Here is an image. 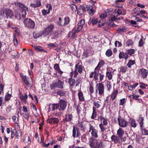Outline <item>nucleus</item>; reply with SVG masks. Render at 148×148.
Returning a JSON list of instances; mask_svg holds the SVG:
<instances>
[{"instance_id": "a18cd8bd", "label": "nucleus", "mask_w": 148, "mask_h": 148, "mask_svg": "<svg viewBox=\"0 0 148 148\" xmlns=\"http://www.w3.org/2000/svg\"><path fill=\"white\" fill-rule=\"evenodd\" d=\"M51 89L53 90L56 88H57V83H53L50 86Z\"/></svg>"}, {"instance_id": "3c124183", "label": "nucleus", "mask_w": 148, "mask_h": 148, "mask_svg": "<svg viewBox=\"0 0 148 148\" xmlns=\"http://www.w3.org/2000/svg\"><path fill=\"white\" fill-rule=\"evenodd\" d=\"M115 46L116 47H120L122 46V44L121 43L118 41H116L114 43Z\"/></svg>"}, {"instance_id": "4468645a", "label": "nucleus", "mask_w": 148, "mask_h": 148, "mask_svg": "<svg viewBox=\"0 0 148 148\" xmlns=\"http://www.w3.org/2000/svg\"><path fill=\"white\" fill-rule=\"evenodd\" d=\"M47 8H48V11L45 10H42V13L43 15L45 16L47 14H49L50 12V10H51L52 9V7L50 4H47L46 5Z\"/></svg>"}, {"instance_id": "2f4dec72", "label": "nucleus", "mask_w": 148, "mask_h": 148, "mask_svg": "<svg viewBox=\"0 0 148 148\" xmlns=\"http://www.w3.org/2000/svg\"><path fill=\"white\" fill-rule=\"evenodd\" d=\"M68 83L71 86H73L75 84V79H73L72 77L69 78V79Z\"/></svg>"}, {"instance_id": "5701e85b", "label": "nucleus", "mask_w": 148, "mask_h": 148, "mask_svg": "<svg viewBox=\"0 0 148 148\" xmlns=\"http://www.w3.org/2000/svg\"><path fill=\"white\" fill-rule=\"evenodd\" d=\"M98 70L97 69H95V71L94 72V77L95 79L98 80V77L99 76L100 73H99Z\"/></svg>"}, {"instance_id": "a878e982", "label": "nucleus", "mask_w": 148, "mask_h": 148, "mask_svg": "<svg viewBox=\"0 0 148 148\" xmlns=\"http://www.w3.org/2000/svg\"><path fill=\"white\" fill-rule=\"evenodd\" d=\"M105 62L104 61L101 60H100L98 65L95 68L96 69H97L98 70H99L101 67L105 64Z\"/></svg>"}, {"instance_id": "09e8293b", "label": "nucleus", "mask_w": 148, "mask_h": 148, "mask_svg": "<svg viewBox=\"0 0 148 148\" xmlns=\"http://www.w3.org/2000/svg\"><path fill=\"white\" fill-rule=\"evenodd\" d=\"M70 7L71 10L73 11H76L77 10V6L74 4H71L70 5Z\"/></svg>"}, {"instance_id": "c756f323", "label": "nucleus", "mask_w": 148, "mask_h": 148, "mask_svg": "<svg viewBox=\"0 0 148 148\" xmlns=\"http://www.w3.org/2000/svg\"><path fill=\"white\" fill-rule=\"evenodd\" d=\"M126 31V28L124 27L118 28L117 30V32L120 34H121L123 32H125Z\"/></svg>"}, {"instance_id": "473e14b6", "label": "nucleus", "mask_w": 148, "mask_h": 148, "mask_svg": "<svg viewBox=\"0 0 148 148\" xmlns=\"http://www.w3.org/2000/svg\"><path fill=\"white\" fill-rule=\"evenodd\" d=\"M59 105L58 103H54L51 105V108L52 111H54L56 109L59 108Z\"/></svg>"}, {"instance_id": "f3484780", "label": "nucleus", "mask_w": 148, "mask_h": 148, "mask_svg": "<svg viewBox=\"0 0 148 148\" xmlns=\"http://www.w3.org/2000/svg\"><path fill=\"white\" fill-rule=\"evenodd\" d=\"M5 13L7 18H11L13 16V12L10 9H6L5 11Z\"/></svg>"}, {"instance_id": "a211bd4d", "label": "nucleus", "mask_w": 148, "mask_h": 148, "mask_svg": "<svg viewBox=\"0 0 148 148\" xmlns=\"http://www.w3.org/2000/svg\"><path fill=\"white\" fill-rule=\"evenodd\" d=\"M59 37V33L57 31L53 32L51 35V39L53 41L57 40Z\"/></svg>"}, {"instance_id": "6e6552de", "label": "nucleus", "mask_w": 148, "mask_h": 148, "mask_svg": "<svg viewBox=\"0 0 148 148\" xmlns=\"http://www.w3.org/2000/svg\"><path fill=\"white\" fill-rule=\"evenodd\" d=\"M80 135V133L78 128L73 126V130L72 136L74 138L78 137Z\"/></svg>"}, {"instance_id": "aec40b11", "label": "nucleus", "mask_w": 148, "mask_h": 148, "mask_svg": "<svg viewBox=\"0 0 148 148\" xmlns=\"http://www.w3.org/2000/svg\"><path fill=\"white\" fill-rule=\"evenodd\" d=\"M54 69L60 74L61 75L63 73V72L60 70V66L58 64H56L54 65Z\"/></svg>"}, {"instance_id": "7ed1b4c3", "label": "nucleus", "mask_w": 148, "mask_h": 148, "mask_svg": "<svg viewBox=\"0 0 148 148\" xmlns=\"http://www.w3.org/2000/svg\"><path fill=\"white\" fill-rule=\"evenodd\" d=\"M24 24L26 27L30 28H33L35 26L34 22L31 19L25 18L23 21Z\"/></svg>"}, {"instance_id": "864d4df0", "label": "nucleus", "mask_w": 148, "mask_h": 148, "mask_svg": "<svg viewBox=\"0 0 148 148\" xmlns=\"http://www.w3.org/2000/svg\"><path fill=\"white\" fill-rule=\"evenodd\" d=\"M133 42L132 40H129L126 42V44L127 46H129L130 45H132L133 44Z\"/></svg>"}, {"instance_id": "37998d69", "label": "nucleus", "mask_w": 148, "mask_h": 148, "mask_svg": "<svg viewBox=\"0 0 148 148\" xmlns=\"http://www.w3.org/2000/svg\"><path fill=\"white\" fill-rule=\"evenodd\" d=\"M48 47L49 48H51L52 47H56L58 46V45L56 43H50L48 45Z\"/></svg>"}, {"instance_id": "ddd939ff", "label": "nucleus", "mask_w": 148, "mask_h": 148, "mask_svg": "<svg viewBox=\"0 0 148 148\" xmlns=\"http://www.w3.org/2000/svg\"><path fill=\"white\" fill-rule=\"evenodd\" d=\"M86 11L85 7L83 5H80L78 7L77 13L79 15L83 14L84 12Z\"/></svg>"}, {"instance_id": "423d86ee", "label": "nucleus", "mask_w": 148, "mask_h": 148, "mask_svg": "<svg viewBox=\"0 0 148 148\" xmlns=\"http://www.w3.org/2000/svg\"><path fill=\"white\" fill-rule=\"evenodd\" d=\"M59 105V110L60 111H64L66 106V103L64 100L60 99L58 103Z\"/></svg>"}, {"instance_id": "f03ea898", "label": "nucleus", "mask_w": 148, "mask_h": 148, "mask_svg": "<svg viewBox=\"0 0 148 148\" xmlns=\"http://www.w3.org/2000/svg\"><path fill=\"white\" fill-rule=\"evenodd\" d=\"M53 24H51L45 28L41 33V36L44 35V37L46 36L49 34L54 28Z\"/></svg>"}, {"instance_id": "69168bd1", "label": "nucleus", "mask_w": 148, "mask_h": 148, "mask_svg": "<svg viewBox=\"0 0 148 148\" xmlns=\"http://www.w3.org/2000/svg\"><path fill=\"white\" fill-rule=\"evenodd\" d=\"M89 92L91 94H92L94 92V88L92 86L90 85L89 87Z\"/></svg>"}, {"instance_id": "dca6fc26", "label": "nucleus", "mask_w": 148, "mask_h": 148, "mask_svg": "<svg viewBox=\"0 0 148 148\" xmlns=\"http://www.w3.org/2000/svg\"><path fill=\"white\" fill-rule=\"evenodd\" d=\"M119 57L120 59H121L123 58L126 60L128 58V55L127 53H124L122 51L120 52Z\"/></svg>"}, {"instance_id": "39448f33", "label": "nucleus", "mask_w": 148, "mask_h": 148, "mask_svg": "<svg viewBox=\"0 0 148 148\" xmlns=\"http://www.w3.org/2000/svg\"><path fill=\"white\" fill-rule=\"evenodd\" d=\"M85 23V22L84 20H82L80 21L77 26L74 28V31H75V32H79L82 29Z\"/></svg>"}, {"instance_id": "412c9836", "label": "nucleus", "mask_w": 148, "mask_h": 148, "mask_svg": "<svg viewBox=\"0 0 148 148\" xmlns=\"http://www.w3.org/2000/svg\"><path fill=\"white\" fill-rule=\"evenodd\" d=\"M124 131L121 128H120L117 131V134L118 136L120 138L124 135Z\"/></svg>"}, {"instance_id": "e2e57ef3", "label": "nucleus", "mask_w": 148, "mask_h": 148, "mask_svg": "<svg viewBox=\"0 0 148 148\" xmlns=\"http://www.w3.org/2000/svg\"><path fill=\"white\" fill-rule=\"evenodd\" d=\"M88 12L91 16H92L94 13V12L92 8V9L88 11Z\"/></svg>"}, {"instance_id": "7c9ffc66", "label": "nucleus", "mask_w": 148, "mask_h": 148, "mask_svg": "<svg viewBox=\"0 0 148 148\" xmlns=\"http://www.w3.org/2000/svg\"><path fill=\"white\" fill-rule=\"evenodd\" d=\"M118 93V91L116 90L111 95V98H112V101H113L114 100L116 97L117 94Z\"/></svg>"}, {"instance_id": "2eb2a0df", "label": "nucleus", "mask_w": 148, "mask_h": 148, "mask_svg": "<svg viewBox=\"0 0 148 148\" xmlns=\"http://www.w3.org/2000/svg\"><path fill=\"white\" fill-rule=\"evenodd\" d=\"M140 73L143 78L145 79L147 77L148 73L147 70L142 69L140 70Z\"/></svg>"}, {"instance_id": "0eeeda50", "label": "nucleus", "mask_w": 148, "mask_h": 148, "mask_svg": "<svg viewBox=\"0 0 148 148\" xmlns=\"http://www.w3.org/2000/svg\"><path fill=\"white\" fill-rule=\"evenodd\" d=\"M89 132H90L92 135L95 138L98 137L97 131L94 128L92 125L91 124H89Z\"/></svg>"}, {"instance_id": "cd10ccee", "label": "nucleus", "mask_w": 148, "mask_h": 148, "mask_svg": "<svg viewBox=\"0 0 148 148\" xmlns=\"http://www.w3.org/2000/svg\"><path fill=\"white\" fill-rule=\"evenodd\" d=\"M17 5L19 7L23 9L22 10H25V11H26V10L27 11H28V8L23 4L21 3H17Z\"/></svg>"}, {"instance_id": "9b49d317", "label": "nucleus", "mask_w": 148, "mask_h": 148, "mask_svg": "<svg viewBox=\"0 0 148 148\" xmlns=\"http://www.w3.org/2000/svg\"><path fill=\"white\" fill-rule=\"evenodd\" d=\"M21 13V14H19L16 16L17 19L19 21H22V19H23L27 15V13L25 10H22Z\"/></svg>"}, {"instance_id": "4c0bfd02", "label": "nucleus", "mask_w": 148, "mask_h": 148, "mask_svg": "<svg viewBox=\"0 0 148 148\" xmlns=\"http://www.w3.org/2000/svg\"><path fill=\"white\" fill-rule=\"evenodd\" d=\"M99 118L100 119L101 121H103V124L104 125L106 126L107 125L108 123L107 120L104 118L102 116H100L99 117Z\"/></svg>"}, {"instance_id": "bb28decb", "label": "nucleus", "mask_w": 148, "mask_h": 148, "mask_svg": "<svg viewBox=\"0 0 148 148\" xmlns=\"http://www.w3.org/2000/svg\"><path fill=\"white\" fill-rule=\"evenodd\" d=\"M129 123L132 127L135 128L136 127V124L135 120L134 119H131L129 121Z\"/></svg>"}, {"instance_id": "1a4fd4ad", "label": "nucleus", "mask_w": 148, "mask_h": 148, "mask_svg": "<svg viewBox=\"0 0 148 148\" xmlns=\"http://www.w3.org/2000/svg\"><path fill=\"white\" fill-rule=\"evenodd\" d=\"M118 121L119 125L122 127H126L127 124V122L121 118L119 117Z\"/></svg>"}, {"instance_id": "f704fd0d", "label": "nucleus", "mask_w": 148, "mask_h": 148, "mask_svg": "<svg viewBox=\"0 0 148 148\" xmlns=\"http://www.w3.org/2000/svg\"><path fill=\"white\" fill-rule=\"evenodd\" d=\"M64 23L63 24V25L65 26L67 25L70 22V18L68 17H66L64 18Z\"/></svg>"}, {"instance_id": "6ab92c4d", "label": "nucleus", "mask_w": 148, "mask_h": 148, "mask_svg": "<svg viewBox=\"0 0 148 148\" xmlns=\"http://www.w3.org/2000/svg\"><path fill=\"white\" fill-rule=\"evenodd\" d=\"M14 131H15V132H16V137L17 139L21 138L22 137V131L19 129L16 131V129L14 128Z\"/></svg>"}, {"instance_id": "393cba45", "label": "nucleus", "mask_w": 148, "mask_h": 148, "mask_svg": "<svg viewBox=\"0 0 148 148\" xmlns=\"http://www.w3.org/2000/svg\"><path fill=\"white\" fill-rule=\"evenodd\" d=\"M112 140L116 143H118L119 142L118 137L114 135H112L111 137Z\"/></svg>"}, {"instance_id": "338daca9", "label": "nucleus", "mask_w": 148, "mask_h": 148, "mask_svg": "<svg viewBox=\"0 0 148 148\" xmlns=\"http://www.w3.org/2000/svg\"><path fill=\"white\" fill-rule=\"evenodd\" d=\"M142 133L144 135H148V131L144 129H142Z\"/></svg>"}, {"instance_id": "ea45409f", "label": "nucleus", "mask_w": 148, "mask_h": 148, "mask_svg": "<svg viewBox=\"0 0 148 148\" xmlns=\"http://www.w3.org/2000/svg\"><path fill=\"white\" fill-rule=\"evenodd\" d=\"M135 63V61L134 60H129L127 65L130 68L132 65H134Z\"/></svg>"}, {"instance_id": "49530a36", "label": "nucleus", "mask_w": 148, "mask_h": 148, "mask_svg": "<svg viewBox=\"0 0 148 148\" xmlns=\"http://www.w3.org/2000/svg\"><path fill=\"white\" fill-rule=\"evenodd\" d=\"M106 76L109 80H111L112 79V75L111 72L107 71L106 73Z\"/></svg>"}, {"instance_id": "72a5a7b5", "label": "nucleus", "mask_w": 148, "mask_h": 148, "mask_svg": "<svg viewBox=\"0 0 148 148\" xmlns=\"http://www.w3.org/2000/svg\"><path fill=\"white\" fill-rule=\"evenodd\" d=\"M78 75V73L77 71L75 69L74 71L71 73L70 76L71 77H76Z\"/></svg>"}, {"instance_id": "5fc2aeb1", "label": "nucleus", "mask_w": 148, "mask_h": 148, "mask_svg": "<svg viewBox=\"0 0 148 148\" xmlns=\"http://www.w3.org/2000/svg\"><path fill=\"white\" fill-rule=\"evenodd\" d=\"M127 51L128 53L130 56L134 54L135 53L134 50L133 49H128Z\"/></svg>"}, {"instance_id": "58836bf2", "label": "nucleus", "mask_w": 148, "mask_h": 148, "mask_svg": "<svg viewBox=\"0 0 148 148\" xmlns=\"http://www.w3.org/2000/svg\"><path fill=\"white\" fill-rule=\"evenodd\" d=\"M97 21L98 20L97 18H93L92 19L90 18L89 23V22H90V23H91L92 25H95L97 23Z\"/></svg>"}, {"instance_id": "f8f14e48", "label": "nucleus", "mask_w": 148, "mask_h": 148, "mask_svg": "<svg viewBox=\"0 0 148 148\" xmlns=\"http://www.w3.org/2000/svg\"><path fill=\"white\" fill-rule=\"evenodd\" d=\"M75 69L79 73H82L83 70V67L81 64L79 62L75 65Z\"/></svg>"}, {"instance_id": "4be33fe9", "label": "nucleus", "mask_w": 148, "mask_h": 148, "mask_svg": "<svg viewBox=\"0 0 148 148\" xmlns=\"http://www.w3.org/2000/svg\"><path fill=\"white\" fill-rule=\"evenodd\" d=\"M57 83V88H61L62 89H63V86L64 84L63 82L61 81L59 79H58Z\"/></svg>"}, {"instance_id": "603ef678", "label": "nucleus", "mask_w": 148, "mask_h": 148, "mask_svg": "<svg viewBox=\"0 0 148 148\" xmlns=\"http://www.w3.org/2000/svg\"><path fill=\"white\" fill-rule=\"evenodd\" d=\"M99 127L101 130V132H104L106 131V129L103 126L102 124L101 123L99 125Z\"/></svg>"}, {"instance_id": "20e7f679", "label": "nucleus", "mask_w": 148, "mask_h": 148, "mask_svg": "<svg viewBox=\"0 0 148 148\" xmlns=\"http://www.w3.org/2000/svg\"><path fill=\"white\" fill-rule=\"evenodd\" d=\"M97 89H96V92L98 93L99 96L103 95L104 92V87L102 83H99L97 84Z\"/></svg>"}, {"instance_id": "bf43d9fd", "label": "nucleus", "mask_w": 148, "mask_h": 148, "mask_svg": "<svg viewBox=\"0 0 148 148\" xmlns=\"http://www.w3.org/2000/svg\"><path fill=\"white\" fill-rule=\"evenodd\" d=\"M81 82V80L80 78H77V80L75 81V85L76 86H78L79 84H80Z\"/></svg>"}, {"instance_id": "e433bc0d", "label": "nucleus", "mask_w": 148, "mask_h": 148, "mask_svg": "<svg viewBox=\"0 0 148 148\" xmlns=\"http://www.w3.org/2000/svg\"><path fill=\"white\" fill-rule=\"evenodd\" d=\"M22 78V80L25 83L27 86H29V83L27 80L28 77L26 75L25 76H23Z\"/></svg>"}, {"instance_id": "f257e3e1", "label": "nucleus", "mask_w": 148, "mask_h": 148, "mask_svg": "<svg viewBox=\"0 0 148 148\" xmlns=\"http://www.w3.org/2000/svg\"><path fill=\"white\" fill-rule=\"evenodd\" d=\"M90 145L92 148H101L102 142L99 139L92 137L89 139Z\"/></svg>"}, {"instance_id": "79ce46f5", "label": "nucleus", "mask_w": 148, "mask_h": 148, "mask_svg": "<svg viewBox=\"0 0 148 148\" xmlns=\"http://www.w3.org/2000/svg\"><path fill=\"white\" fill-rule=\"evenodd\" d=\"M112 51L110 49H108L106 52V55L108 57L111 56L112 55Z\"/></svg>"}, {"instance_id": "de8ad7c7", "label": "nucleus", "mask_w": 148, "mask_h": 148, "mask_svg": "<svg viewBox=\"0 0 148 148\" xmlns=\"http://www.w3.org/2000/svg\"><path fill=\"white\" fill-rule=\"evenodd\" d=\"M127 70V68L126 66L121 67L120 69V71L122 73L125 72Z\"/></svg>"}, {"instance_id": "0e129e2a", "label": "nucleus", "mask_w": 148, "mask_h": 148, "mask_svg": "<svg viewBox=\"0 0 148 148\" xmlns=\"http://www.w3.org/2000/svg\"><path fill=\"white\" fill-rule=\"evenodd\" d=\"M34 48L38 50L39 51H43V50L41 49L42 47L39 46H34Z\"/></svg>"}, {"instance_id": "c85d7f7f", "label": "nucleus", "mask_w": 148, "mask_h": 148, "mask_svg": "<svg viewBox=\"0 0 148 148\" xmlns=\"http://www.w3.org/2000/svg\"><path fill=\"white\" fill-rule=\"evenodd\" d=\"M72 116L71 114H69L68 115H66L65 118L64 119V121L65 122L70 121L72 119Z\"/></svg>"}, {"instance_id": "b1692460", "label": "nucleus", "mask_w": 148, "mask_h": 148, "mask_svg": "<svg viewBox=\"0 0 148 148\" xmlns=\"http://www.w3.org/2000/svg\"><path fill=\"white\" fill-rule=\"evenodd\" d=\"M78 95L79 100L81 101L84 100V97L83 93L81 91H79L78 94Z\"/></svg>"}, {"instance_id": "a19ab883", "label": "nucleus", "mask_w": 148, "mask_h": 148, "mask_svg": "<svg viewBox=\"0 0 148 148\" xmlns=\"http://www.w3.org/2000/svg\"><path fill=\"white\" fill-rule=\"evenodd\" d=\"M138 85V83H137L133 86H128V88L129 90H132L135 89Z\"/></svg>"}, {"instance_id": "13d9d810", "label": "nucleus", "mask_w": 148, "mask_h": 148, "mask_svg": "<svg viewBox=\"0 0 148 148\" xmlns=\"http://www.w3.org/2000/svg\"><path fill=\"white\" fill-rule=\"evenodd\" d=\"M120 102L119 103L120 105H123L125 103V98L121 99L120 100Z\"/></svg>"}, {"instance_id": "8fccbe9b", "label": "nucleus", "mask_w": 148, "mask_h": 148, "mask_svg": "<svg viewBox=\"0 0 148 148\" xmlns=\"http://www.w3.org/2000/svg\"><path fill=\"white\" fill-rule=\"evenodd\" d=\"M13 41L15 46H17L18 44V41L15 35H14L13 36Z\"/></svg>"}, {"instance_id": "052dcab7", "label": "nucleus", "mask_w": 148, "mask_h": 148, "mask_svg": "<svg viewBox=\"0 0 148 148\" xmlns=\"http://www.w3.org/2000/svg\"><path fill=\"white\" fill-rule=\"evenodd\" d=\"M11 95L9 94H6L5 96V101H8L9 100L11 97Z\"/></svg>"}, {"instance_id": "680f3d73", "label": "nucleus", "mask_w": 148, "mask_h": 148, "mask_svg": "<svg viewBox=\"0 0 148 148\" xmlns=\"http://www.w3.org/2000/svg\"><path fill=\"white\" fill-rule=\"evenodd\" d=\"M114 12L115 13H117L118 15L121 14L122 13L121 10L119 9H116L115 10Z\"/></svg>"}, {"instance_id": "9d476101", "label": "nucleus", "mask_w": 148, "mask_h": 148, "mask_svg": "<svg viewBox=\"0 0 148 148\" xmlns=\"http://www.w3.org/2000/svg\"><path fill=\"white\" fill-rule=\"evenodd\" d=\"M47 122L50 124H57L59 122V119L55 117H52L50 118L47 120Z\"/></svg>"}, {"instance_id": "774afa93", "label": "nucleus", "mask_w": 148, "mask_h": 148, "mask_svg": "<svg viewBox=\"0 0 148 148\" xmlns=\"http://www.w3.org/2000/svg\"><path fill=\"white\" fill-rule=\"evenodd\" d=\"M143 45V39H141L139 42L138 46L140 47H142Z\"/></svg>"}, {"instance_id": "c9c22d12", "label": "nucleus", "mask_w": 148, "mask_h": 148, "mask_svg": "<svg viewBox=\"0 0 148 148\" xmlns=\"http://www.w3.org/2000/svg\"><path fill=\"white\" fill-rule=\"evenodd\" d=\"M19 97L20 99L22 100L25 103L26 102V100L27 99V95L26 94H25L24 96L21 94L20 95Z\"/></svg>"}, {"instance_id": "c03bdc74", "label": "nucleus", "mask_w": 148, "mask_h": 148, "mask_svg": "<svg viewBox=\"0 0 148 148\" xmlns=\"http://www.w3.org/2000/svg\"><path fill=\"white\" fill-rule=\"evenodd\" d=\"M57 94L60 96H64L66 95V92L60 90L57 92Z\"/></svg>"}, {"instance_id": "4d7b16f0", "label": "nucleus", "mask_w": 148, "mask_h": 148, "mask_svg": "<svg viewBox=\"0 0 148 148\" xmlns=\"http://www.w3.org/2000/svg\"><path fill=\"white\" fill-rule=\"evenodd\" d=\"M120 18H117V16H114L113 17H112L111 18L110 20L112 21H116L117 20H120Z\"/></svg>"}, {"instance_id": "6e6d98bb", "label": "nucleus", "mask_w": 148, "mask_h": 148, "mask_svg": "<svg viewBox=\"0 0 148 148\" xmlns=\"http://www.w3.org/2000/svg\"><path fill=\"white\" fill-rule=\"evenodd\" d=\"M107 88L108 89V90L109 91L110 89L111 88L112 86L110 84V82H108L107 83Z\"/></svg>"}]
</instances>
